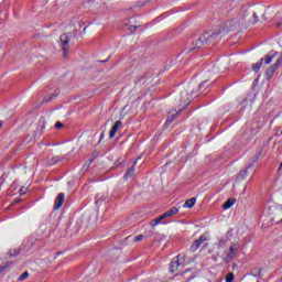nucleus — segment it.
<instances>
[{"label": "nucleus", "mask_w": 282, "mask_h": 282, "mask_svg": "<svg viewBox=\"0 0 282 282\" xmlns=\"http://www.w3.org/2000/svg\"><path fill=\"white\" fill-rule=\"evenodd\" d=\"M239 28V22L237 20L227 21L225 24L220 26L218 32H206L203 33L195 43V46L191 50H202L205 45H215V43H219L221 41V36L228 32H235Z\"/></svg>", "instance_id": "nucleus-1"}, {"label": "nucleus", "mask_w": 282, "mask_h": 282, "mask_svg": "<svg viewBox=\"0 0 282 282\" xmlns=\"http://www.w3.org/2000/svg\"><path fill=\"white\" fill-rule=\"evenodd\" d=\"M175 102L178 106V110L177 109H173L169 112L167 115V120L165 122V124H171V122H173V120H175V117L183 111V109H186V107H188V105H191V99H188V94L186 93V90L181 91V94H176L175 95Z\"/></svg>", "instance_id": "nucleus-2"}, {"label": "nucleus", "mask_w": 282, "mask_h": 282, "mask_svg": "<svg viewBox=\"0 0 282 282\" xmlns=\"http://www.w3.org/2000/svg\"><path fill=\"white\" fill-rule=\"evenodd\" d=\"M186 261V256L180 253L177 258H174L170 264V272L173 274L180 270V265H184Z\"/></svg>", "instance_id": "nucleus-3"}, {"label": "nucleus", "mask_w": 282, "mask_h": 282, "mask_svg": "<svg viewBox=\"0 0 282 282\" xmlns=\"http://www.w3.org/2000/svg\"><path fill=\"white\" fill-rule=\"evenodd\" d=\"M273 58H276V53H270L264 58H261L260 62L252 64L253 72H259V69H261V66L263 65V61L265 65H270Z\"/></svg>", "instance_id": "nucleus-4"}, {"label": "nucleus", "mask_w": 282, "mask_h": 282, "mask_svg": "<svg viewBox=\"0 0 282 282\" xmlns=\"http://www.w3.org/2000/svg\"><path fill=\"white\" fill-rule=\"evenodd\" d=\"M69 41H70V39H69L68 34H63L59 37V43H61L62 50L64 52V56H67V51L69 50Z\"/></svg>", "instance_id": "nucleus-5"}, {"label": "nucleus", "mask_w": 282, "mask_h": 282, "mask_svg": "<svg viewBox=\"0 0 282 282\" xmlns=\"http://www.w3.org/2000/svg\"><path fill=\"white\" fill-rule=\"evenodd\" d=\"M237 250H239V245L232 243L229 248V252L227 253L225 261L228 263L235 259V254H237Z\"/></svg>", "instance_id": "nucleus-6"}, {"label": "nucleus", "mask_w": 282, "mask_h": 282, "mask_svg": "<svg viewBox=\"0 0 282 282\" xmlns=\"http://www.w3.org/2000/svg\"><path fill=\"white\" fill-rule=\"evenodd\" d=\"M205 241H208V237L206 235H202L197 240L194 241V243L191 246V251L195 252L199 249V246L202 243H205Z\"/></svg>", "instance_id": "nucleus-7"}, {"label": "nucleus", "mask_w": 282, "mask_h": 282, "mask_svg": "<svg viewBox=\"0 0 282 282\" xmlns=\"http://www.w3.org/2000/svg\"><path fill=\"white\" fill-rule=\"evenodd\" d=\"M281 67V61H276L274 65H272L270 68L267 69L265 72V78L267 80H270L272 76H274V72Z\"/></svg>", "instance_id": "nucleus-8"}, {"label": "nucleus", "mask_w": 282, "mask_h": 282, "mask_svg": "<svg viewBox=\"0 0 282 282\" xmlns=\"http://www.w3.org/2000/svg\"><path fill=\"white\" fill-rule=\"evenodd\" d=\"M65 202V194L59 193L55 199V205H54V209L58 210V208H61V206H63V203Z\"/></svg>", "instance_id": "nucleus-9"}, {"label": "nucleus", "mask_w": 282, "mask_h": 282, "mask_svg": "<svg viewBox=\"0 0 282 282\" xmlns=\"http://www.w3.org/2000/svg\"><path fill=\"white\" fill-rule=\"evenodd\" d=\"M120 127H122V121H116L109 133L110 139L116 138V133H118Z\"/></svg>", "instance_id": "nucleus-10"}, {"label": "nucleus", "mask_w": 282, "mask_h": 282, "mask_svg": "<svg viewBox=\"0 0 282 282\" xmlns=\"http://www.w3.org/2000/svg\"><path fill=\"white\" fill-rule=\"evenodd\" d=\"M252 169V163L249 164L245 170L240 171V173L238 174L237 178L238 180H245L248 176V170Z\"/></svg>", "instance_id": "nucleus-11"}, {"label": "nucleus", "mask_w": 282, "mask_h": 282, "mask_svg": "<svg viewBox=\"0 0 282 282\" xmlns=\"http://www.w3.org/2000/svg\"><path fill=\"white\" fill-rule=\"evenodd\" d=\"M196 202H197V198L192 197V198L187 199V200L184 203L183 207H184V208H193V206H195Z\"/></svg>", "instance_id": "nucleus-12"}, {"label": "nucleus", "mask_w": 282, "mask_h": 282, "mask_svg": "<svg viewBox=\"0 0 282 282\" xmlns=\"http://www.w3.org/2000/svg\"><path fill=\"white\" fill-rule=\"evenodd\" d=\"M177 213H180V209H177V207H173L164 213V217H173V215H177Z\"/></svg>", "instance_id": "nucleus-13"}, {"label": "nucleus", "mask_w": 282, "mask_h": 282, "mask_svg": "<svg viewBox=\"0 0 282 282\" xmlns=\"http://www.w3.org/2000/svg\"><path fill=\"white\" fill-rule=\"evenodd\" d=\"M232 206H235V198H229L227 202H225L223 208H225V210H228V208H232Z\"/></svg>", "instance_id": "nucleus-14"}, {"label": "nucleus", "mask_w": 282, "mask_h": 282, "mask_svg": "<svg viewBox=\"0 0 282 282\" xmlns=\"http://www.w3.org/2000/svg\"><path fill=\"white\" fill-rule=\"evenodd\" d=\"M10 265H12V262H6L3 264L0 265V274L1 272H3V270H8V268H10Z\"/></svg>", "instance_id": "nucleus-15"}, {"label": "nucleus", "mask_w": 282, "mask_h": 282, "mask_svg": "<svg viewBox=\"0 0 282 282\" xmlns=\"http://www.w3.org/2000/svg\"><path fill=\"white\" fill-rule=\"evenodd\" d=\"M135 173V167H130L127 173L124 174V177H131Z\"/></svg>", "instance_id": "nucleus-16"}, {"label": "nucleus", "mask_w": 282, "mask_h": 282, "mask_svg": "<svg viewBox=\"0 0 282 282\" xmlns=\"http://www.w3.org/2000/svg\"><path fill=\"white\" fill-rule=\"evenodd\" d=\"M29 276H30V273H29L28 271H25V272H23V273L19 276L18 281H25V279H28Z\"/></svg>", "instance_id": "nucleus-17"}, {"label": "nucleus", "mask_w": 282, "mask_h": 282, "mask_svg": "<svg viewBox=\"0 0 282 282\" xmlns=\"http://www.w3.org/2000/svg\"><path fill=\"white\" fill-rule=\"evenodd\" d=\"M226 282H234L235 281V274L232 273H227L226 278H225Z\"/></svg>", "instance_id": "nucleus-18"}, {"label": "nucleus", "mask_w": 282, "mask_h": 282, "mask_svg": "<svg viewBox=\"0 0 282 282\" xmlns=\"http://www.w3.org/2000/svg\"><path fill=\"white\" fill-rule=\"evenodd\" d=\"M52 98H54V95L45 96L44 99L42 100V104L50 102V100H52Z\"/></svg>", "instance_id": "nucleus-19"}, {"label": "nucleus", "mask_w": 282, "mask_h": 282, "mask_svg": "<svg viewBox=\"0 0 282 282\" xmlns=\"http://www.w3.org/2000/svg\"><path fill=\"white\" fill-rule=\"evenodd\" d=\"M144 239L143 235H139L137 237H134V242L138 243V241H142Z\"/></svg>", "instance_id": "nucleus-20"}, {"label": "nucleus", "mask_w": 282, "mask_h": 282, "mask_svg": "<svg viewBox=\"0 0 282 282\" xmlns=\"http://www.w3.org/2000/svg\"><path fill=\"white\" fill-rule=\"evenodd\" d=\"M158 224H160L159 218L152 220V221L150 223V226L155 227V226H158Z\"/></svg>", "instance_id": "nucleus-21"}, {"label": "nucleus", "mask_w": 282, "mask_h": 282, "mask_svg": "<svg viewBox=\"0 0 282 282\" xmlns=\"http://www.w3.org/2000/svg\"><path fill=\"white\" fill-rule=\"evenodd\" d=\"M55 129H63V123L61 121H57L55 123Z\"/></svg>", "instance_id": "nucleus-22"}, {"label": "nucleus", "mask_w": 282, "mask_h": 282, "mask_svg": "<svg viewBox=\"0 0 282 282\" xmlns=\"http://www.w3.org/2000/svg\"><path fill=\"white\" fill-rule=\"evenodd\" d=\"M259 158H261V152H258L253 159V163L259 161Z\"/></svg>", "instance_id": "nucleus-23"}, {"label": "nucleus", "mask_w": 282, "mask_h": 282, "mask_svg": "<svg viewBox=\"0 0 282 282\" xmlns=\"http://www.w3.org/2000/svg\"><path fill=\"white\" fill-rule=\"evenodd\" d=\"M258 21H259V20H258L257 13H253V21H252L253 25H254Z\"/></svg>", "instance_id": "nucleus-24"}, {"label": "nucleus", "mask_w": 282, "mask_h": 282, "mask_svg": "<svg viewBox=\"0 0 282 282\" xmlns=\"http://www.w3.org/2000/svg\"><path fill=\"white\" fill-rule=\"evenodd\" d=\"M91 162H94V160H89V163H86V164H84V169H89V165L91 164Z\"/></svg>", "instance_id": "nucleus-25"}, {"label": "nucleus", "mask_w": 282, "mask_h": 282, "mask_svg": "<svg viewBox=\"0 0 282 282\" xmlns=\"http://www.w3.org/2000/svg\"><path fill=\"white\" fill-rule=\"evenodd\" d=\"M158 219H159V221L161 223L163 219H166V216H164V214H163V215H161Z\"/></svg>", "instance_id": "nucleus-26"}, {"label": "nucleus", "mask_w": 282, "mask_h": 282, "mask_svg": "<svg viewBox=\"0 0 282 282\" xmlns=\"http://www.w3.org/2000/svg\"><path fill=\"white\" fill-rule=\"evenodd\" d=\"M131 32H135L138 30V26H130Z\"/></svg>", "instance_id": "nucleus-27"}, {"label": "nucleus", "mask_w": 282, "mask_h": 282, "mask_svg": "<svg viewBox=\"0 0 282 282\" xmlns=\"http://www.w3.org/2000/svg\"><path fill=\"white\" fill-rule=\"evenodd\" d=\"M276 61H280V65L282 64V53H281V56Z\"/></svg>", "instance_id": "nucleus-28"}, {"label": "nucleus", "mask_w": 282, "mask_h": 282, "mask_svg": "<svg viewBox=\"0 0 282 282\" xmlns=\"http://www.w3.org/2000/svg\"><path fill=\"white\" fill-rule=\"evenodd\" d=\"M276 28H281V24H280V23H278V24H276Z\"/></svg>", "instance_id": "nucleus-29"}, {"label": "nucleus", "mask_w": 282, "mask_h": 282, "mask_svg": "<svg viewBox=\"0 0 282 282\" xmlns=\"http://www.w3.org/2000/svg\"><path fill=\"white\" fill-rule=\"evenodd\" d=\"M1 127H3V122H0V129H1Z\"/></svg>", "instance_id": "nucleus-30"}, {"label": "nucleus", "mask_w": 282, "mask_h": 282, "mask_svg": "<svg viewBox=\"0 0 282 282\" xmlns=\"http://www.w3.org/2000/svg\"><path fill=\"white\" fill-rule=\"evenodd\" d=\"M134 164H138V161H134Z\"/></svg>", "instance_id": "nucleus-31"}, {"label": "nucleus", "mask_w": 282, "mask_h": 282, "mask_svg": "<svg viewBox=\"0 0 282 282\" xmlns=\"http://www.w3.org/2000/svg\"><path fill=\"white\" fill-rule=\"evenodd\" d=\"M227 235H230V231H228Z\"/></svg>", "instance_id": "nucleus-32"}]
</instances>
